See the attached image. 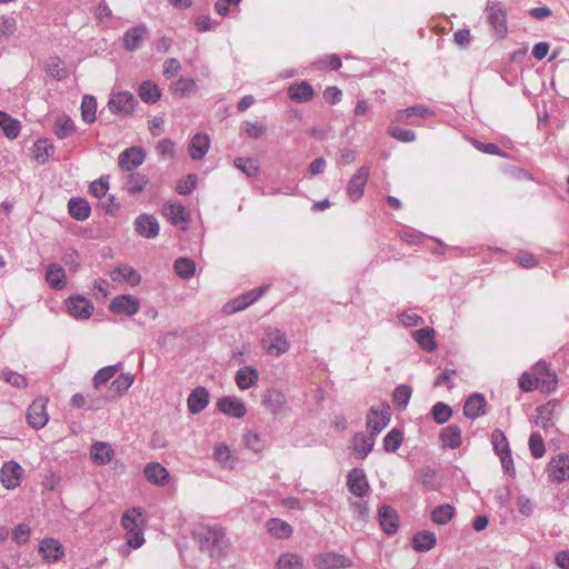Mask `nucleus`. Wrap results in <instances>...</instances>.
I'll list each match as a JSON object with an SVG mask.
<instances>
[{"mask_svg": "<svg viewBox=\"0 0 569 569\" xmlns=\"http://www.w3.org/2000/svg\"><path fill=\"white\" fill-rule=\"evenodd\" d=\"M193 537L200 549L210 557H220L229 546L226 531L220 525H199L193 530Z\"/></svg>", "mask_w": 569, "mask_h": 569, "instance_id": "1", "label": "nucleus"}, {"mask_svg": "<svg viewBox=\"0 0 569 569\" xmlns=\"http://www.w3.org/2000/svg\"><path fill=\"white\" fill-rule=\"evenodd\" d=\"M262 346L270 356L279 357L289 350V341L283 331L268 327L264 330Z\"/></svg>", "mask_w": 569, "mask_h": 569, "instance_id": "2", "label": "nucleus"}, {"mask_svg": "<svg viewBox=\"0 0 569 569\" xmlns=\"http://www.w3.org/2000/svg\"><path fill=\"white\" fill-rule=\"evenodd\" d=\"M268 290V286L254 288L247 292L239 295L238 297L228 301L222 311L226 315H233L236 312L242 311L258 301Z\"/></svg>", "mask_w": 569, "mask_h": 569, "instance_id": "3", "label": "nucleus"}, {"mask_svg": "<svg viewBox=\"0 0 569 569\" xmlns=\"http://www.w3.org/2000/svg\"><path fill=\"white\" fill-rule=\"evenodd\" d=\"M487 20L495 32L500 38H505L508 32L507 13L503 6L498 0H488L486 7Z\"/></svg>", "mask_w": 569, "mask_h": 569, "instance_id": "4", "label": "nucleus"}, {"mask_svg": "<svg viewBox=\"0 0 569 569\" xmlns=\"http://www.w3.org/2000/svg\"><path fill=\"white\" fill-rule=\"evenodd\" d=\"M436 114V112L425 104H413L406 109H399L392 117L393 122L409 123L412 126H421L420 122L411 120L413 118L428 119Z\"/></svg>", "mask_w": 569, "mask_h": 569, "instance_id": "5", "label": "nucleus"}, {"mask_svg": "<svg viewBox=\"0 0 569 569\" xmlns=\"http://www.w3.org/2000/svg\"><path fill=\"white\" fill-rule=\"evenodd\" d=\"M390 421V407L386 403L371 407L367 416V428L372 436L379 435Z\"/></svg>", "mask_w": 569, "mask_h": 569, "instance_id": "6", "label": "nucleus"}, {"mask_svg": "<svg viewBox=\"0 0 569 569\" xmlns=\"http://www.w3.org/2000/svg\"><path fill=\"white\" fill-rule=\"evenodd\" d=\"M547 472L551 482L561 483L569 479V455L559 453L553 457L548 463Z\"/></svg>", "mask_w": 569, "mask_h": 569, "instance_id": "7", "label": "nucleus"}, {"mask_svg": "<svg viewBox=\"0 0 569 569\" xmlns=\"http://www.w3.org/2000/svg\"><path fill=\"white\" fill-rule=\"evenodd\" d=\"M535 380L542 392H552L558 385L557 375L550 370L545 361H538L535 365Z\"/></svg>", "mask_w": 569, "mask_h": 569, "instance_id": "8", "label": "nucleus"}, {"mask_svg": "<svg viewBox=\"0 0 569 569\" xmlns=\"http://www.w3.org/2000/svg\"><path fill=\"white\" fill-rule=\"evenodd\" d=\"M369 174V168L362 166L351 177L346 189L347 196L351 201L356 202L363 196L365 187L368 182Z\"/></svg>", "mask_w": 569, "mask_h": 569, "instance_id": "9", "label": "nucleus"}, {"mask_svg": "<svg viewBox=\"0 0 569 569\" xmlns=\"http://www.w3.org/2000/svg\"><path fill=\"white\" fill-rule=\"evenodd\" d=\"M23 469L16 461L6 462L0 469V481L6 489L12 490L20 486Z\"/></svg>", "mask_w": 569, "mask_h": 569, "instance_id": "10", "label": "nucleus"}, {"mask_svg": "<svg viewBox=\"0 0 569 569\" xmlns=\"http://www.w3.org/2000/svg\"><path fill=\"white\" fill-rule=\"evenodd\" d=\"M315 565L319 569H345L352 566V560L338 552H323L316 557Z\"/></svg>", "mask_w": 569, "mask_h": 569, "instance_id": "11", "label": "nucleus"}, {"mask_svg": "<svg viewBox=\"0 0 569 569\" xmlns=\"http://www.w3.org/2000/svg\"><path fill=\"white\" fill-rule=\"evenodd\" d=\"M137 100L129 91H120L113 94L109 102L108 108L112 113L130 114L134 111Z\"/></svg>", "mask_w": 569, "mask_h": 569, "instance_id": "12", "label": "nucleus"}, {"mask_svg": "<svg viewBox=\"0 0 569 569\" xmlns=\"http://www.w3.org/2000/svg\"><path fill=\"white\" fill-rule=\"evenodd\" d=\"M262 403L273 416H283L289 410L284 393L278 389L267 390Z\"/></svg>", "mask_w": 569, "mask_h": 569, "instance_id": "13", "label": "nucleus"}, {"mask_svg": "<svg viewBox=\"0 0 569 569\" xmlns=\"http://www.w3.org/2000/svg\"><path fill=\"white\" fill-rule=\"evenodd\" d=\"M560 402L556 399L548 401L537 408L536 425L545 430L555 426V418L558 415Z\"/></svg>", "mask_w": 569, "mask_h": 569, "instance_id": "14", "label": "nucleus"}, {"mask_svg": "<svg viewBox=\"0 0 569 569\" xmlns=\"http://www.w3.org/2000/svg\"><path fill=\"white\" fill-rule=\"evenodd\" d=\"M146 159L142 148L130 147L119 154L118 164L123 171H132L140 167Z\"/></svg>", "mask_w": 569, "mask_h": 569, "instance_id": "15", "label": "nucleus"}, {"mask_svg": "<svg viewBox=\"0 0 569 569\" xmlns=\"http://www.w3.org/2000/svg\"><path fill=\"white\" fill-rule=\"evenodd\" d=\"M140 309L139 300L131 295H120L110 302V310L117 315L134 316Z\"/></svg>", "mask_w": 569, "mask_h": 569, "instance_id": "16", "label": "nucleus"}, {"mask_svg": "<svg viewBox=\"0 0 569 569\" xmlns=\"http://www.w3.org/2000/svg\"><path fill=\"white\" fill-rule=\"evenodd\" d=\"M134 230L146 239H153L159 234L160 226L154 216L142 213L134 220Z\"/></svg>", "mask_w": 569, "mask_h": 569, "instance_id": "17", "label": "nucleus"}, {"mask_svg": "<svg viewBox=\"0 0 569 569\" xmlns=\"http://www.w3.org/2000/svg\"><path fill=\"white\" fill-rule=\"evenodd\" d=\"M47 399L40 398L34 400L28 408L27 419L29 425L34 429L44 427L49 420L46 411Z\"/></svg>", "mask_w": 569, "mask_h": 569, "instance_id": "18", "label": "nucleus"}, {"mask_svg": "<svg viewBox=\"0 0 569 569\" xmlns=\"http://www.w3.org/2000/svg\"><path fill=\"white\" fill-rule=\"evenodd\" d=\"M66 307L69 315L77 319H88L93 311V305L82 296L70 297Z\"/></svg>", "mask_w": 569, "mask_h": 569, "instance_id": "19", "label": "nucleus"}, {"mask_svg": "<svg viewBox=\"0 0 569 569\" xmlns=\"http://www.w3.org/2000/svg\"><path fill=\"white\" fill-rule=\"evenodd\" d=\"M347 485L350 492L357 497H365L369 491L366 473L360 468H353L348 472Z\"/></svg>", "mask_w": 569, "mask_h": 569, "instance_id": "20", "label": "nucleus"}, {"mask_svg": "<svg viewBox=\"0 0 569 569\" xmlns=\"http://www.w3.org/2000/svg\"><path fill=\"white\" fill-rule=\"evenodd\" d=\"M217 408L224 415L233 418H242L247 413L244 402L238 397H222L217 402Z\"/></svg>", "mask_w": 569, "mask_h": 569, "instance_id": "21", "label": "nucleus"}, {"mask_svg": "<svg viewBox=\"0 0 569 569\" xmlns=\"http://www.w3.org/2000/svg\"><path fill=\"white\" fill-rule=\"evenodd\" d=\"M39 552L48 561H58L64 556L63 546L53 538H46L39 545Z\"/></svg>", "mask_w": 569, "mask_h": 569, "instance_id": "22", "label": "nucleus"}, {"mask_svg": "<svg viewBox=\"0 0 569 569\" xmlns=\"http://www.w3.org/2000/svg\"><path fill=\"white\" fill-rule=\"evenodd\" d=\"M375 436L357 432L352 439V450L357 458L365 459L373 449Z\"/></svg>", "mask_w": 569, "mask_h": 569, "instance_id": "23", "label": "nucleus"}, {"mask_svg": "<svg viewBox=\"0 0 569 569\" xmlns=\"http://www.w3.org/2000/svg\"><path fill=\"white\" fill-rule=\"evenodd\" d=\"M379 522L387 535H393L398 530V515L390 506H382L378 512Z\"/></svg>", "mask_w": 569, "mask_h": 569, "instance_id": "24", "label": "nucleus"}, {"mask_svg": "<svg viewBox=\"0 0 569 569\" xmlns=\"http://www.w3.org/2000/svg\"><path fill=\"white\" fill-rule=\"evenodd\" d=\"M234 381L240 390H247L258 383L259 372L251 366H244L236 372Z\"/></svg>", "mask_w": 569, "mask_h": 569, "instance_id": "25", "label": "nucleus"}, {"mask_svg": "<svg viewBox=\"0 0 569 569\" xmlns=\"http://www.w3.org/2000/svg\"><path fill=\"white\" fill-rule=\"evenodd\" d=\"M148 33V29L144 24H138L133 28H130L123 34V47L128 51H134L140 46L142 40Z\"/></svg>", "mask_w": 569, "mask_h": 569, "instance_id": "26", "label": "nucleus"}, {"mask_svg": "<svg viewBox=\"0 0 569 569\" xmlns=\"http://www.w3.org/2000/svg\"><path fill=\"white\" fill-rule=\"evenodd\" d=\"M210 139L208 134L196 133L189 143V154L192 160H201L208 153Z\"/></svg>", "mask_w": 569, "mask_h": 569, "instance_id": "27", "label": "nucleus"}, {"mask_svg": "<svg viewBox=\"0 0 569 569\" xmlns=\"http://www.w3.org/2000/svg\"><path fill=\"white\" fill-rule=\"evenodd\" d=\"M208 403L209 392L203 387H197L192 390L187 400L188 410L193 415L201 412Z\"/></svg>", "mask_w": 569, "mask_h": 569, "instance_id": "28", "label": "nucleus"}, {"mask_svg": "<svg viewBox=\"0 0 569 569\" xmlns=\"http://www.w3.org/2000/svg\"><path fill=\"white\" fill-rule=\"evenodd\" d=\"M110 277L116 282H126L131 287L138 286L141 281L139 272L130 266H121L110 272Z\"/></svg>", "mask_w": 569, "mask_h": 569, "instance_id": "29", "label": "nucleus"}, {"mask_svg": "<svg viewBox=\"0 0 569 569\" xmlns=\"http://www.w3.org/2000/svg\"><path fill=\"white\" fill-rule=\"evenodd\" d=\"M46 281L54 290H62L67 286L64 269L58 263H50L46 271Z\"/></svg>", "mask_w": 569, "mask_h": 569, "instance_id": "30", "label": "nucleus"}, {"mask_svg": "<svg viewBox=\"0 0 569 569\" xmlns=\"http://www.w3.org/2000/svg\"><path fill=\"white\" fill-rule=\"evenodd\" d=\"M163 216L176 226L181 224L182 229L186 228V224L188 222V212L186 211V208L179 203H169L164 206L163 208Z\"/></svg>", "mask_w": 569, "mask_h": 569, "instance_id": "31", "label": "nucleus"}, {"mask_svg": "<svg viewBox=\"0 0 569 569\" xmlns=\"http://www.w3.org/2000/svg\"><path fill=\"white\" fill-rule=\"evenodd\" d=\"M486 399L480 393L470 396L463 406V413L469 419H476L485 413Z\"/></svg>", "mask_w": 569, "mask_h": 569, "instance_id": "32", "label": "nucleus"}, {"mask_svg": "<svg viewBox=\"0 0 569 569\" xmlns=\"http://www.w3.org/2000/svg\"><path fill=\"white\" fill-rule=\"evenodd\" d=\"M68 211L73 219L84 221L91 214V207L86 199L74 197L68 202Z\"/></svg>", "mask_w": 569, "mask_h": 569, "instance_id": "33", "label": "nucleus"}, {"mask_svg": "<svg viewBox=\"0 0 569 569\" xmlns=\"http://www.w3.org/2000/svg\"><path fill=\"white\" fill-rule=\"evenodd\" d=\"M412 338L420 346V348L427 352H432L437 348L435 330L430 327H425L413 331Z\"/></svg>", "mask_w": 569, "mask_h": 569, "instance_id": "34", "label": "nucleus"}, {"mask_svg": "<svg viewBox=\"0 0 569 569\" xmlns=\"http://www.w3.org/2000/svg\"><path fill=\"white\" fill-rule=\"evenodd\" d=\"M288 96L291 100L301 103L310 101L315 96V91L307 81H301L289 87Z\"/></svg>", "mask_w": 569, "mask_h": 569, "instance_id": "35", "label": "nucleus"}, {"mask_svg": "<svg viewBox=\"0 0 569 569\" xmlns=\"http://www.w3.org/2000/svg\"><path fill=\"white\" fill-rule=\"evenodd\" d=\"M91 458L96 465L104 466L112 460L113 450L107 442H94L90 451Z\"/></svg>", "mask_w": 569, "mask_h": 569, "instance_id": "36", "label": "nucleus"}, {"mask_svg": "<svg viewBox=\"0 0 569 569\" xmlns=\"http://www.w3.org/2000/svg\"><path fill=\"white\" fill-rule=\"evenodd\" d=\"M266 527L268 532L277 539H287L293 532L292 527L280 518L269 519L266 523Z\"/></svg>", "mask_w": 569, "mask_h": 569, "instance_id": "37", "label": "nucleus"}, {"mask_svg": "<svg viewBox=\"0 0 569 569\" xmlns=\"http://www.w3.org/2000/svg\"><path fill=\"white\" fill-rule=\"evenodd\" d=\"M134 377L131 373L118 376L109 386V397L114 399L126 393L132 386Z\"/></svg>", "mask_w": 569, "mask_h": 569, "instance_id": "38", "label": "nucleus"}, {"mask_svg": "<svg viewBox=\"0 0 569 569\" xmlns=\"http://www.w3.org/2000/svg\"><path fill=\"white\" fill-rule=\"evenodd\" d=\"M143 471L146 478L152 483L164 485L168 482L169 472L163 466H161L158 462L148 463L144 467Z\"/></svg>", "mask_w": 569, "mask_h": 569, "instance_id": "39", "label": "nucleus"}, {"mask_svg": "<svg viewBox=\"0 0 569 569\" xmlns=\"http://www.w3.org/2000/svg\"><path fill=\"white\" fill-rule=\"evenodd\" d=\"M0 128L8 139L13 140L20 134L21 124L19 120L12 118L9 113L0 111Z\"/></svg>", "mask_w": 569, "mask_h": 569, "instance_id": "40", "label": "nucleus"}, {"mask_svg": "<svg viewBox=\"0 0 569 569\" xmlns=\"http://www.w3.org/2000/svg\"><path fill=\"white\" fill-rule=\"evenodd\" d=\"M143 510L139 507L127 510L121 518V525L127 530H136L142 528Z\"/></svg>", "mask_w": 569, "mask_h": 569, "instance_id": "41", "label": "nucleus"}, {"mask_svg": "<svg viewBox=\"0 0 569 569\" xmlns=\"http://www.w3.org/2000/svg\"><path fill=\"white\" fill-rule=\"evenodd\" d=\"M440 440L445 447L456 449L461 445V430L458 426L450 425L440 432Z\"/></svg>", "mask_w": 569, "mask_h": 569, "instance_id": "42", "label": "nucleus"}, {"mask_svg": "<svg viewBox=\"0 0 569 569\" xmlns=\"http://www.w3.org/2000/svg\"><path fill=\"white\" fill-rule=\"evenodd\" d=\"M214 460L224 469H232L237 463V458L226 445H219L213 451Z\"/></svg>", "mask_w": 569, "mask_h": 569, "instance_id": "43", "label": "nucleus"}, {"mask_svg": "<svg viewBox=\"0 0 569 569\" xmlns=\"http://www.w3.org/2000/svg\"><path fill=\"white\" fill-rule=\"evenodd\" d=\"M437 542L436 535L431 531L418 532L412 538V546L419 552L431 550Z\"/></svg>", "mask_w": 569, "mask_h": 569, "instance_id": "44", "label": "nucleus"}, {"mask_svg": "<svg viewBox=\"0 0 569 569\" xmlns=\"http://www.w3.org/2000/svg\"><path fill=\"white\" fill-rule=\"evenodd\" d=\"M140 99L149 104L156 103L161 98V92L157 83L147 80L139 87Z\"/></svg>", "mask_w": 569, "mask_h": 569, "instance_id": "45", "label": "nucleus"}, {"mask_svg": "<svg viewBox=\"0 0 569 569\" xmlns=\"http://www.w3.org/2000/svg\"><path fill=\"white\" fill-rule=\"evenodd\" d=\"M148 183L149 179L147 176L139 172L131 173L126 181L124 189L129 194L134 196L142 192Z\"/></svg>", "mask_w": 569, "mask_h": 569, "instance_id": "46", "label": "nucleus"}, {"mask_svg": "<svg viewBox=\"0 0 569 569\" xmlns=\"http://www.w3.org/2000/svg\"><path fill=\"white\" fill-rule=\"evenodd\" d=\"M121 368L122 363L119 362L112 366L103 367L100 370H98L92 379L93 387L96 389H99L102 385H104L107 381L113 378Z\"/></svg>", "mask_w": 569, "mask_h": 569, "instance_id": "47", "label": "nucleus"}, {"mask_svg": "<svg viewBox=\"0 0 569 569\" xmlns=\"http://www.w3.org/2000/svg\"><path fill=\"white\" fill-rule=\"evenodd\" d=\"M170 91L173 94L186 96L197 91L196 81L192 78L181 77L178 80L171 82Z\"/></svg>", "mask_w": 569, "mask_h": 569, "instance_id": "48", "label": "nucleus"}, {"mask_svg": "<svg viewBox=\"0 0 569 569\" xmlns=\"http://www.w3.org/2000/svg\"><path fill=\"white\" fill-rule=\"evenodd\" d=\"M97 100L93 96L86 94L81 101V117L82 120L90 124L96 120Z\"/></svg>", "mask_w": 569, "mask_h": 569, "instance_id": "49", "label": "nucleus"}, {"mask_svg": "<svg viewBox=\"0 0 569 569\" xmlns=\"http://www.w3.org/2000/svg\"><path fill=\"white\" fill-rule=\"evenodd\" d=\"M53 146L48 139H39L33 144V154L39 163H46L53 152Z\"/></svg>", "mask_w": 569, "mask_h": 569, "instance_id": "50", "label": "nucleus"}, {"mask_svg": "<svg viewBox=\"0 0 569 569\" xmlns=\"http://www.w3.org/2000/svg\"><path fill=\"white\" fill-rule=\"evenodd\" d=\"M276 569H303L302 558L293 552H287L279 557Z\"/></svg>", "mask_w": 569, "mask_h": 569, "instance_id": "51", "label": "nucleus"}, {"mask_svg": "<svg viewBox=\"0 0 569 569\" xmlns=\"http://www.w3.org/2000/svg\"><path fill=\"white\" fill-rule=\"evenodd\" d=\"M74 123L69 117L62 116L56 120L54 134L58 139H66L70 137L74 132Z\"/></svg>", "mask_w": 569, "mask_h": 569, "instance_id": "52", "label": "nucleus"}, {"mask_svg": "<svg viewBox=\"0 0 569 569\" xmlns=\"http://www.w3.org/2000/svg\"><path fill=\"white\" fill-rule=\"evenodd\" d=\"M455 515V509L450 505H441L436 507L431 512V519L435 523L446 525Z\"/></svg>", "mask_w": 569, "mask_h": 569, "instance_id": "53", "label": "nucleus"}, {"mask_svg": "<svg viewBox=\"0 0 569 569\" xmlns=\"http://www.w3.org/2000/svg\"><path fill=\"white\" fill-rule=\"evenodd\" d=\"M174 271L183 279L191 278L196 272V263L188 258H179L174 262Z\"/></svg>", "mask_w": 569, "mask_h": 569, "instance_id": "54", "label": "nucleus"}, {"mask_svg": "<svg viewBox=\"0 0 569 569\" xmlns=\"http://www.w3.org/2000/svg\"><path fill=\"white\" fill-rule=\"evenodd\" d=\"M234 167L247 177H254L259 172L258 161L252 158L238 157L234 159Z\"/></svg>", "mask_w": 569, "mask_h": 569, "instance_id": "55", "label": "nucleus"}, {"mask_svg": "<svg viewBox=\"0 0 569 569\" xmlns=\"http://www.w3.org/2000/svg\"><path fill=\"white\" fill-rule=\"evenodd\" d=\"M388 134L391 138H393L400 142H406V143L413 142L417 139V134L413 130L403 129L398 126H389Z\"/></svg>", "mask_w": 569, "mask_h": 569, "instance_id": "56", "label": "nucleus"}, {"mask_svg": "<svg viewBox=\"0 0 569 569\" xmlns=\"http://www.w3.org/2000/svg\"><path fill=\"white\" fill-rule=\"evenodd\" d=\"M401 442L402 433L398 429H392L383 438V449L388 452H396Z\"/></svg>", "mask_w": 569, "mask_h": 569, "instance_id": "57", "label": "nucleus"}, {"mask_svg": "<svg viewBox=\"0 0 569 569\" xmlns=\"http://www.w3.org/2000/svg\"><path fill=\"white\" fill-rule=\"evenodd\" d=\"M491 443H492L495 452L498 456L503 455L505 452L511 451L505 433L499 429L493 430V432L491 435Z\"/></svg>", "mask_w": 569, "mask_h": 569, "instance_id": "58", "label": "nucleus"}, {"mask_svg": "<svg viewBox=\"0 0 569 569\" xmlns=\"http://www.w3.org/2000/svg\"><path fill=\"white\" fill-rule=\"evenodd\" d=\"M412 390L407 385H400L398 386L393 391V403L398 408H405L410 398H411Z\"/></svg>", "mask_w": 569, "mask_h": 569, "instance_id": "59", "label": "nucleus"}, {"mask_svg": "<svg viewBox=\"0 0 569 569\" xmlns=\"http://www.w3.org/2000/svg\"><path fill=\"white\" fill-rule=\"evenodd\" d=\"M431 415L437 423L443 425L450 419L452 410L448 405L437 402L431 409Z\"/></svg>", "mask_w": 569, "mask_h": 569, "instance_id": "60", "label": "nucleus"}, {"mask_svg": "<svg viewBox=\"0 0 569 569\" xmlns=\"http://www.w3.org/2000/svg\"><path fill=\"white\" fill-rule=\"evenodd\" d=\"M528 445L533 458L539 459L545 456V442L542 437L538 432H532L530 435Z\"/></svg>", "mask_w": 569, "mask_h": 569, "instance_id": "61", "label": "nucleus"}, {"mask_svg": "<svg viewBox=\"0 0 569 569\" xmlns=\"http://www.w3.org/2000/svg\"><path fill=\"white\" fill-rule=\"evenodd\" d=\"M2 379L7 383H9L16 388H26L27 387L26 377L16 371L9 370V369H6L2 371Z\"/></svg>", "mask_w": 569, "mask_h": 569, "instance_id": "62", "label": "nucleus"}, {"mask_svg": "<svg viewBox=\"0 0 569 569\" xmlns=\"http://www.w3.org/2000/svg\"><path fill=\"white\" fill-rule=\"evenodd\" d=\"M197 186V177L194 174H188L183 179L179 180L176 190L179 194H190Z\"/></svg>", "mask_w": 569, "mask_h": 569, "instance_id": "63", "label": "nucleus"}, {"mask_svg": "<svg viewBox=\"0 0 569 569\" xmlns=\"http://www.w3.org/2000/svg\"><path fill=\"white\" fill-rule=\"evenodd\" d=\"M109 190L108 177H100L99 179L91 182L89 187L90 193L96 198H102Z\"/></svg>", "mask_w": 569, "mask_h": 569, "instance_id": "64", "label": "nucleus"}]
</instances>
